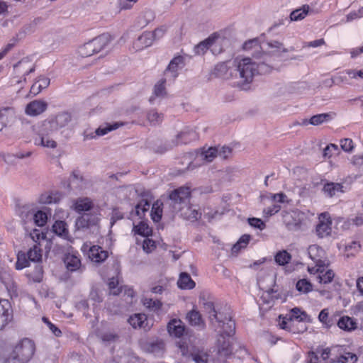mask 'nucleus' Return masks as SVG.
<instances>
[{"label":"nucleus","mask_w":363,"mask_h":363,"mask_svg":"<svg viewBox=\"0 0 363 363\" xmlns=\"http://www.w3.org/2000/svg\"><path fill=\"white\" fill-rule=\"evenodd\" d=\"M72 120L68 112H60L49 116L33 127L34 132L33 143L36 146L55 149L57 143L55 135L57 132L67 126Z\"/></svg>","instance_id":"nucleus-1"},{"label":"nucleus","mask_w":363,"mask_h":363,"mask_svg":"<svg viewBox=\"0 0 363 363\" xmlns=\"http://www.w3.org/2000/svg\"><path fill=\"white\" fill-rule=\"evenodd\" d=\"M191 191L189 187L182 186L172 191L169 196V205L173 211L184 219L195 221L201 216L199 208L189 203Z\"/></svg>","instance_id":"nucleus-2"},{"label":"nucleus","mask_w":363,"mask_h":363,"mask_svg":"<svg viewBox=\"0 0 363 363\" xmlns=\"http://www.w3.org/2000/svg\"><path fill=\"white\" fill-rule=\"evenodd\" d=\"M258 73L257 63L250 57H236L230 67V78L238 79V84L244 89Z\"/></svg>","instance_id":"nucleus-3"},{"label":"nucleus","mask_w":363,"mask_h":363,"mask_svg":"<svg viewBox=\"0 0 363 363\" xmlns=\"http://www.w3.org/2000/svg\"><path fill=\"white\" fill-rule=\"evenodd\" d=\"M225 320H227L225 325L216 328L219 333L217 340L218 352L221 357H228L232 354L233 348L230 338L234 335L235 329V324L232 320L231 316L225 315Z\"/></svg>","instance_id":"nucleus-4"},{"label":"nucleus","mask_w":363,"mask_h":363,"mask_svg":"<svg viewBox=\"0 0 363 363\" xmlns=\"http://www.w3.org/2000/svg\"><path fill=\"white\" fill-rule=\"evenodd\" d=\"M35 351L34 342L28 338H23L13 347L8 361L9 363H28Z\"/></svg>","instance_id":"nucleus-5"},{"label":"nucleus","mask_w":363,"mask_h":363,"mask_svg":"<svg viewBox=\"0 0 363 363\" xmlns=\"http://www.w3.org/2000/svg\"><path fill=\"white\" fill-rule=\"evenodd\" d=\"M200 302L203 304L205 311L208 313V318L211 324L216 328L226 324L225 315H230V313L217 312L213 302L206 301L203 297L200 296Z\"/></svg>","instance_id":"nucleus-6"},{"label":"nucleus","mask_w":363,"mask_h":363,"mask_svg":"<svg viewBox=\"0 0 363 363\" xmlns=\"http://www.w3.org/2000/svg\"><path fill=\"white\" fill-rule=\"evenodd\" d=\"M99 218L94 213H85L79 217L75 221L77 230H90L93 232L97 229Z\"/></svg>","instance_id":"nucleus-7"},{"label":"nucleus","mask_w":363,"mask_h":363,"mask_svg":"<svg viewBox=\"0 0 363 363\" xmlns=\"http://www.w3.org/2000/svg\"><path fill=\"white\" fill-rule=\"evenodd\" d=\"M332 220L328 213H323L319 216V223L316 225L315 232L318 238H323L330 235Z\"/></svg>","instance_id":"nucleus-8"},{"label":"nucleus","mask_w":363,"mask_h":363,"mask_svg":"<svg viewBox=\"0 0 363 363\" xmlns=\"http://www.w3.org/2000/svg\"><path fill=\"white\" fill-rule=\"evenodd\" d=\"M184 66V58L179 55L174 57L165 69L164 77L168 78V81L174 80L178 76L179 70L182 69Z\"/></svg>","instance_id":"nucleus-9"},{"label":"nucleus","mask_w":363,"mask_h":363,"mask_svg":"<svg viewBox=\"0 0 363 363\" xmlns=\"http://www.w3.org/2000/svg\"><path fill=\"white\" fill-rule=\"evenodd\" d=\"M12 319V308L10 302L6 299H0V330H2Z\"/></svg>","instance_id":"nucleus-10"},{"label":"nucleus","mask_w":363,"mask_h":363,"mask_svg":"<svg viewBox=\"0 0 363 363\" xmlns=\"http://www.w3.org/2000/svg\"><path fill=\"white\" fill-rule=\"evenodd\" d=\"M48 104L43 100H34L27 104L25 112L30 116H38L44 113L48 108Z\"/></svg>","instance_id":"nucleus-11"},{"label":"nucleus","mask_w":363,"mask_h":363,"mask_svg":"<svg viewBox=\"0 0 363 363\" xmlns=\"http://www.w3.org/2000/svg\"><path fill=\"white\" fill-rule=\"evenodd\" d=\"M303 216V213L298 211H294L291 213H286L284 216V222L289 230H296L299 227Z\"/></svg>","instance_id":"nucleus-12"},{"label":"nucleus","mask_w":363,"mask_h":363,"mask_svg":"<svg viewBox=\"0 0 363 363\" xmlns=\"http://www.w3.org/2000/svg\"><path fill=\"white\" fill-rule=\"evenodd\" d=\"M16 118V114L13 108L5 107L0 108V131L7 125L12 124Z\"/></svg>","instance_id":"nucleus-13"},{"label":"nucleus","mask_w":363,"mask_h":363,"mask_svg":"<svg viewBox=\"0 0 363 363\" xmlns=\"http://www.w3.org/2000/svg\"><path fill=\"white\" fill-rule=\"evenodd\" d=\"M167 330L171 336L180 337L184 333L185 326L181 320L172 319L167 325Z\"/></svg>","instance_id":"nucleus-14"},{"label":"nucleus","mask_w":363,"mask_h":363,"mask_svg":"<svg viewBox=\"0 0 363 363\" xmlns=\"http://www.w3.org/2000/svg\"><path fill=\"white\" fill-rule=\"evenodd\" d=\"M128 323L134 328H143L145 330L149 329L147 319L145 314L135 313L128 319Z\"/></svg>","instance_id":"nucleus-15"},{"label":"nucleus","mask_w":363,"mask_h":363,"mask_svg":"<svg viewBox=\"0 0 363 363\" xmlns=\"http://www.w3.org/2000/svg\"><path fill=\"white\" fill-rule=\"evenodd\" d=\"M89 257L92 262L100 263L108 257V252L100 246L94 245L89 249Z\"/></svg>","instance_id":"nucleus-16"},{"label":"nucleus","mask_w":363,"mask_h":363,"mask_svg":"<svg viewBox=\"0 0 363 363\" xmlns=\"http://www.w3.org/2000/svg\"><path fill=\"white\" fill-rule=\"evenodd\" d=\"M91 41L94 45L96 53H97L106 48L111 41V36L108 33H103L92 39Z\"/></svg>","instance_id":"nucleus-17"},{"label":"nucleus","mask_w":363,"mask_h":363,"mask_svg":"<svg viewBox=\"0 0 363 363\" xmlns=\"http://www.w3.org/2000/svg\"><path fill=\"white\" fill-rule=\"evenodd\" d=\"M151 32H145L133 43V48L135 50H140L150 46L153 43Z\"/></svg>","instance_id":"nucleus-18"},{"label":"nucleus","mask_w":363,"mask_h":363,"mask_svg":"<svg viewBox=\"0 0 363 363\" xmlns=\"http://www.w3.org/2000/svg\"><path fill=\"white\" fill-rule=\"evenodd\" d=\"M62 198V194L59 191H50L42 194L38 201L42 204H51L59 202Z\"/></svg>","instance_id":"nucleus-19"},{"label":"nucleus","mask_w":363,"mask_h":363,"mask_svg":"<svg viewBox=\"0 0 363 363\" xmlns=\"http://www.w3.org/2000/svg\"><path fill=\"white\" fill-rule=\"evenodd\" d=\"M308 254L315 263H325V261L323 260L325 257V252L320 246L317 245H310L308 249Z\"/></svg>","instance_id":"nucleus-20"},{"label":"nucleus","mask_w":363,"mask_h":363,"mask_svg":"<svg viewBox=\"0 0 363 363\" xmlns=\"http://www.w3.org/2000/svg\"><path fill=\"white\" fill-rule=\"evenodd\" d=\"M198 139V135L196 131L193 129L188 128L186 130H184L179 133L177 135V142L174 145L181 144V143H187L193 140H196Z\"/></svg>","instance_id":"nucleus-21"},{"label":"nucleus","mask_w":363,"mask_h":363,"mask_svg":"<svg viewBox=\"0 0 363 363\" xmlns=\"http://www.w3.org/2000/svg\"><path fill=\"white\" fill-rule=\"evenodd\" d=\"M64 262L67 269L70 272H75L81 267L80 259L75 255H66Z\"/></svg>","instance_id":"nucleus-22"},{"label":"nucleus","mask_w":363,"mask_h":363,"mask_svg":"<svg viewBox=\"0 0 363 363\" xmlns=\"http://www.w3.org/2000/svg\"><path fill=\"white\" fill-rule=\"evenodd\" d=\"M92 206V201L89 198L78 199L72 205L74 210L78 213L89 211Z\"/></svg>","instance_id":"nucleus-23"},{"label":"nucleus","mask_w":363,"mask_h":363,"mask_svg":"<svg viewBox=\"0 0 363 363\" xmlns=\"http://www.w3.org/2000/svg\"><path fill=\"white\" fill-rule=\"evenodd\" d=\"M343 186L339 183H326L323 186V191L328 196L332 197L338 196L339 194L343 192Z\"/></svg>","instance_id":"nucleus-24"},{"label":"nucleus","mask_w":363,"mask_h":363,"mask_svg":"<svg viewBox=\"0 0 363 363\" xmlns=\"http://www.w3.org/2000/svg\"><path fill=\"white\" fill-rule=\"evenodd\" d=\"M168 80V78L165 77L160 79L155 86L153 96L150 98V102L155 103V97H163L166 94L164 84Z\"/></svg>","instance_id":"nucleus-25"},{"label":"nucleus","mask_w":363,"mask_h":363,"mask_svg":"<svg viewBox=\"0 0 363 363\" xmlns=\"http://www.w3.org/2000/svg\"><path fill=\"white\" fill-rule=\"evenodd\" d=\"M214 38H208L194 47V52L197 55H203L209 48L216 45Z\"/></svg>","instance_id":"nucleus-26"},{"label":"nucleus","mask_w":363,"mask_h":363,"mask_svg":"<svg viewBox=\"0 0 363 363\" xmlns=\"http://www.w3.org/2000/svg\"><path fill=\"white\" fill-rule=\"evenodd\" d=\"M52 231L57 235L67 239L69 236L67 225L65 221L57 220L52 225Z\"/></svg>","instance_id":"nucleus-27"},{"label":"nucleus","mask_w":363,"mask_h":363,"mask_svg":"<svg viewBox=\"0 0 363 363\" xmlns=\"http://www.w3.org/2000/svg\"><path fill=\"white\" fill-rule=\"evenodd\" d=\"M338 327L345 331H352L357 328V322L349 316H343L337 322Z\"/></svg>","instance_id":"nucleus-28"},{"label":"nucleus","mask_w":363,"mask_h":363,"mask_svg":"<svg viewBox=\"0 0 363 363\" xmlns=\"http://www.w3.org/2000/svg\"><path fill=\"white\" fill-rule=\"evenodd\" d=\"M311 11L308 5H303L299 9L293 11L290 14V18L293 21H301Z\"/></svg>","instance_id":"nucleus-29"},{"label":"nucleus","mask_w":363,"mask_h":363,"mask_svg":"<svg viewBox=\"0 0 363 363\" xmlns=\"http://www.w3.org/2000/svg\"><path fill=\"white\" fill-rule=\"evenodd\" d=\"M50 84V79L45 77H40L30 88V92L34 95L39 94L43 89L47 88Z\"/></svg>","instance_id":"nucleus-30"},{"label":"nucleus","mask_w":363,"mask_h":363,"mask_svg":"<svg viewBox=\"0 0 363 363\" xmlns=\"http://www.w3.org/2000/svg\"><path fill=\"white\" fill-rule=\"evenodd\" d=\"M178 286L183 289H191L195 286V282L187 273H182L177 281Z\"/></svg>","instance_id":"nucleus-31"},{"label":"nucleus","mask_w":363,"mask_h":363,"mask_svg":"<svg viewBox=\"0 0 363 363\" xmlns=\"http://www.w3.org/2000/svg\"><path fill=\"white\" fill-rule=\"evenodd\" d=\"M164 119V115L155 109H151L147 113V120L151 125L160 124Z\"/></svg>","instance_id":"nucleus-32"},{"label":"nucleus","mask_w":363,"mask_h":363,"mask_svg":"<svg viewBox=\"0 0 363 363\" xmlns=\"http://www.w3.org/2000/svg\"><path fill=\"white\" fill-rule=\"evenodd\" d=\"M77 53L82 57H87L96 53L91 41L80 45L77 49Z\"/></svg>","instance_id":"nucleus-33"},{"label":"nucleus","mask_w":363,"mask_h":363,"mask_svg":"<svg viewBox=\"0 0 363 363\" xmlns=\"http://www.w3.org/2000/svg\"><path fill=\"white\" fill-rule=\"evenodd\" d=\"M28 259L32 262H40L42 259V250L40 244H34L27 252Z\"/></svg>","instance_id":"nucleus-34"},{"label":"nucleus","mask_w":363,"mask_h":363,"mask_svg":"<svg viewBox=\"0 0 363 363\" xmlns=\"http://www.w3.org/2000/svg\"><path fill=\"white\" fill-rule=\"evenodd\" d=\"M155 17L154 12L150 9L143 11L138 18V24L141 27L146 26Z\"/></svg>","instance_id":"nucleus-35"},{"label":"nucleus","mask_w":363,"mask_h":363,"mask_svg":"<svg viewBox=\"0 0 363 363\" xmlns=\"http://www.w3.org/2000/svg\"><path fill=\"white\" fill-rule=\"evenodd\" d=\"M186 318L191 325L194 326H203V322L201 315L199 311L192 310L186 315Z\"/></svg>","instance_id":"nucleus-36"},{"label":"nucleus","mask_w":363,"mask_h":363,"mask_svg":"<svg viewBox=\"0 0 363 363\" xmlns=\"http://www.w3.org/2000/svg\"><path fill=\"white\" fill-rule=\"evenodd\" d=\"M218 156V148L217 147H208V149H203L202 152L199 155L201 160H205L207 162H212L215 157Z\"/></svg>","instance_id":"nucleus-37"},{"label":"nucleus","mask_w":363,"mask_h":363,"mask_svg":"<svg viewBox=\"0 0 363 363\" xmlns=\"http://www.w3.org/2000/svg\"><path fill=\"white\" fill-rule=\"evenodd\" d=\"M267 46L271 49L270 52L274 54H279L281 52H287L289 49L285 48L283 44L280 42L272 40L267 43ZM294 48L291 47L289 50H294Z\"/></svg>","instance_id":"nucleus-38"},{"label":"nucleus","mask_w":363,"mask_h":363,"mask_svg":"<svg viewBox=\"0 0 363 363\" xmlns=\"http://www.w3.org/2000/svg\"><path fill=\"white\" fill-rule=\"evenodd\" d=\"M133 231L135 233L144 237H148L152 233V229L143 221H141L139 224L134 225Z\"/></svg>","instance_id":"nucleus-39"},{"label":"nucleus","mask_w":363,"mask_h":363,"mask_svg":"<svg viewBox=\"0 0 363 363\" xmlns=\"http://www.w3.org/2000/svg\"><path fill=\"white\" fill-rule=\"evenodd\" d=\"M69 186L71 189L82 187V177L77 171H74L69 179Z\"/></svg>","instance_id":"nucleus-40"},{"label":"nucleus","mask_w":363,"mask_h":363,"mask_svg":"<svg viewBox=\"0 0 363 363\" xmlns=\"http://www.w3.org/2000/svg\"><path fill=\"white\" fill-rule=\"evenodd\" d=\"M357 360L356 354L346 352L337 359H332L330 363H355Z\"/></svg>","instance_id":"nucleus-41"},{"label":"nucleus","mask_w":363,"mask_h":363,"mask_svg":"<svg viewBox=\"0 0 363 363\" xmlns=\"http://www.w3.org/2000/svg\"><path fill=\"white\" fill-rule=\"evenodd\" d=\"M316 350L320 355L322 362H323L326 359H329L330 356L334 354L335 352L338 350V347L326 348L318 347Z\"/></svg>","instance_id":"nucleus-42"},{"label":"nucleus","mask_w":363,"mask_h":363,"mask_svg":"<svg viewBox=\"0 0 363 363\" xmlns=\"http://www.w3.org/2000/svg\"><path fill=\"white\" fill-rule=\"evenodd\" d=\"M250 240V236L249 235H243L241 236L239 240L233 246L232 253L237 254L242 248L246 247Z\"/></svg>","instance_id":"nucleus-43"},{"label":"nucleus","mask_w":363,"mask_h":363,"mask_svg":"<svg viewBox=\"0 0 363 363\" xmlns=\"http://www.w3.org/2000/svg\"><path fill=\"white\" fill-rule=\"evenodd\" d=\"M123 125V123H114L113 124H106L104 126H100L96 130V134L98 136H102L107 134L108 132L118 128Z\"/></svg>","instance_id":"nucleus-44"},{"label":"nucleus","mask_w":363,"mask_h":363,"mask_svg":"<svg viewBox=\"0 0 363 363\" xmlns=\"http://www.w3.org/2000/svg\"><path fill=\"white\" fill-rule=\"evenodd\" d=\"M335 274L331 269H328L324 271L323 273L319 274L316 279L320 284H328L330 283L333 278H334Z\"/></svg>","instance_id":"nucleus-45"},{"label":"nucleus","mask_w":363,"mask_h":363,"mask_svg":"<svg viewBox=\"0 0 363 363\" xmlns=\"http://www.w3.org/2000/svg\"><path fill=\"white\" fill-rule=\"evenodd\" d=\"M0 281L9 289L13 286V281L11 274L6 269H1L0 270Z\"/></svg>","instance_id":"nucleus-46"},{"label":"nucleus","mask_w":363,"mask_h":363,"mask_svg":"<svg viewBox=\"0 0 363 363\" xmlns=\"http://www.w3.org/2000/svg\"><path fill=\"white\" fill-rule=\"evenodd\" d=\"M143 305L154 311H159L162 307V303L158 300H154L150 298H144L143 299Z\"/></svg>","instance_id":"nucleus-47"},{"label":"nucleus","mask_w":363,"mask_h":363,"mask_svg":"<svg viewBox=\"0 0 363 363\" xmlns=\"http://www.w3.org/2000/svg\"><path fill=\"white\" fill-rule=\"evenodd\" d=\"M296 289L301 293L306 294L312 291V284L306 279H300L296 283Z\"/></svg>","instance_id":"nucleus-48"},{"label":"nucleus","mask_w":363,"mask_h":363,"mask_svg":"<svg viewBox=\"0 0 363 363\" xmlns=\"http://www.w3.org/2000/svg\"><path fill=\"white\" fill-rule=\"evenodd\" d=\"M150 206V204L147 201L142 200L135 207V213L140 218H142L145 213L149 210Z\"/></svg>","instance_id":"nucleus-49"},{"label":"nucleus","mask_w":363,"mask_h":363,"mask_svg":"<svg viewBox=\"0 0 363 363\" xmlns=\"http://www.w3.org/2000/svg\"><path fill=\"white\" fill-rule=\"evenodd\" d=\"M291 259V255L285 250L279 252L275 256V261L279 265L287 264Z\"/></svg>","instance_id":"nucleus-50"},{"label":"nucleus","mask_w":363,"mask_h":363,"mask_svg":"<svg viewBox=\"0 0 363 363\" xmlns=\"http://www.w3.org/2000/svg\"><path fill=\"white\" fill-rule=\"evenodd\" d=\"M47 220V214L42 211H38L33 215L34 223L38 226H43L46 223Z\"/></svg>","instance_id":"nucleus-51"},{"label":"nucleus","mask_w":363,"mask_h":363,"mask_svg":"<svg viewBox=\"0 0 363 363\" xmlns=\"http://www.w3.org/2000/svg\"><path fill=\"white\" fill-rule=\"evenodd\" d=\"M162 210L160 208L158 202H156L152 205L151 211V217L155 222H158L162 218Z\"/></svg>","instance_id":"nucleus-52"},{"label":"nucleus","mask_w":363,"mask_h":363,"mask_svg":"<svg viewBox=\"0 0 363 363\" xmlns=\"http://www.w3.org/2000/svg\"><path fill=\"white\" fill-rule=\"evenodd\" d=\"M330 118V116L327 113H321L313 116L310 119V123L314 125H318L328 121Z\"/></svg>","instance_id":"nucleus-53"},{"label":"nucleus","mask_w":363,"mask_h":363,"mask_svg":"<svg viewBox=\"0 0 363 363\" xmlns=\"http://www.w3.org/2000/svg\"><path fill=\"white\" fill-rule=\"evenodd\" d=\"M118 281L117 279L113 277L108 281V288L110 293L113 295H118L121 291L120 287H118Z\"/></svg>","instance_id":"nucleus-54"},{"label":"nucleus","mask_w":363,"mask_h":363,"mask_svg":"<svg viewBox=\"0 0 363 363\" xmlns=\"http://www.w3.org/2000/svg\"><path fill=\"white\" fill-rule=\"evenodd\" d=\"M301 315L305 316L306 313L304 312H301L298 308H294L291 311V313L289 315V320L290 322H293L294 320H302L303 318Z\"/></svg>","instance_id":"nucleus-55"},{"label":"nucleus","mask_w":363,"mask_h":363,"mask_svg":"<svg viewBox=\"0 0 363 363\" xmlns=\"http://www.w3.org/2000/svg\"><path fill=\"white\" fill-rule=\"evenodd\" d=\"M43 271L42 267L38 265L36 266L34 272L30 274V278L35 282H40L43 279Z\"/></svg>","instance_id":"nucleus-56"},{"label":"nucleus","mask_w":363,"mask_h":363,"mask_svg":"<svg viewBox=\"0 0 363 363\" xmlns=\"http://www.w3.org/2000/svg\"><path fill=\"white\" fill-rule=\"evenodd\" d=\"M341 148L345 152H351L354 149V143L350 138H344L340 140Z\"/></svg>","instance_id":"nucleus-57"},{"label":"nucleus","mask_w":363,"mask_h":363,"mask_svg":"<svg viewBox=\"0 0 363 363\" xmlns=\"http://www.w3.org/2000/svg\"><path fill=\"white\" fill-rule=\"evenodd\" d=\"M218 156L222 159L228 158L232 154V149L228 146L218 147Z\"/></svg>","instance_id":"nucleus-58"},{"label":"nucleus","mask_w":363,"mask_h":363,"mask_svg":"<svg viewBox=\"0 0 363 363\" xmlns=\"http://www.w3.org/2000/svg\"><path fill=\"white\" fill-rule=\"evenodd\" d=\"M326 267L325 263H315V267H308V271L310 274H322L325 271V267Z\"/></svg>","instance_id":"nucleus-59"},{"label":"nucleus","mask_w":363,"mask_h":363,"mask_svg":"<svg viewBox=\"0 0 363 363\" xmlns=\"http://www.w3.org/2000/svg\"><path fill=\"white\" fill-rule=\"evenodd\" d=\"M249 224L255 228L263 230L265 228V223L259 218H252L248 219Z\"/></svg>","instance_id":"nucleus-60"},{"label":"nucleus","mask_w":363,"mask_h":363,"mask_svg":"<svg viewBox=\"0 0 363 363\" xmlns=\"http://www.w3.org/2000/svg\"><path fill=\"white\" fill-rule=\"evenodd\" d=\"M28 260L26 259L25 254L18 255L17 262L16 263V268L17 269H22L28 266Z\"/></svg>","instance_id":"nucleus-61"},{"label":"nucleus","mask_w":363,"mask_h":363,"mask_svg":"<svg viewBox=\"0 0 363 363\" xmlns=\"http://www.w3.org/2000/svg\"><path fill=\"white\" fill-rule=\"evenodd\" d=\"M272 199L273 201L279 203H288L290 202V200L287 198L286 195L283 193L273 194L272 196Z\"/></svg>","instance_id":"nucleus-62"},{"label":"nucleus","mask_w":363,"mask_h":363,"mask_svg":"<svg viewBox=\"0 0 363 363\" xmlns=\"http://www.w3.org/2000/svg\"><path fill=\"white\" fill-rule=\"evenodd\" d=\"M166 28L164 26H161L160 28H156L153 32H151L153 40L155 41L162 38L166 33Z\"/></svg>","instance_id":"nucleus-63"},{"label":"nucleus","mask_w":363,"mask_h":363,"mask_svg":"<svg viewBox=\"0 0 363 363\" xmlns=\"http://www.w3.org/2000/svg\"><path fill=\"white\" fill-rule=\"evenodd\" d=\"M308 363H323L320 357L317 350L315 352H311L308 353Z\"/></svg>","instance_id":"nucleus-64"}]
</instances>
